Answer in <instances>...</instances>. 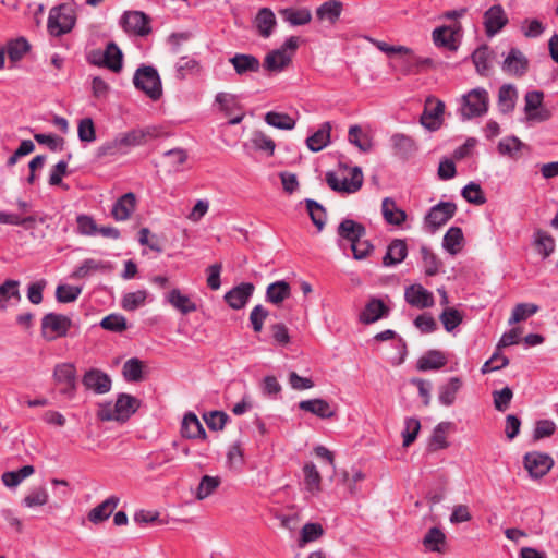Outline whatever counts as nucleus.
I'll return each mask as SVG.
<instances>
[{"mask_svg":"<svg viewBox=\"0 0 558 558\" xmlns=\"http://www.w3.org/2000/svg\"><path fill=\"white\" fill-rule=\"evenodd\" d=\"M147 136H151L148 130L133 129L125 133H119L114 138L105 142L96 150L97 158L126 154L132 147L144 145Z\"/></svg>","mask_w":558,"mask_h":558,"instance_id":"obj_1","label":"nucleus"},{"mask_svg":"<svg viewBox=\"0 0 558 558\" xmlns=\"http://www.w3.org/2000/svg\"><path fill=\"white\" fill-rule=\"evenodd\" d=\"M76 23V14L72 4L61 3L50 9L47 28L51 36L60 37L70 33Z\"/></svg>","mask_w":558,"mask_h":558,"instance_id":"obj_2","label":"nucleus"},{"mask_svg":"<svg viewBox=\"0 0 558 558\" xmlns=\"http://www.w3.org/2000/svg\"><path fill=\"white\" fill-rule=\"evenodd\" d=\"M134 86L150 99L158 100L162 96L161 80L157 70L150 65L138 68L133 77Z\"/></svg>","mask_w":558,"mask_h":558,"instance_id":"obj_3","label":"nucleus"},{"mask_svg":"<svg viewBox=\"0 0 558 558\" xmlns=\"http://www.w3.org/2000/svg\"><path fill=\"white\" fill-rule=\"evenodd\" d=\"M489 97L484 88H474L462 97L460 113L463 120L484 116L488 110Z\"/></svg>","mask_w":558,"mask_h":558,"instance_id":"obj_4","label":"nucleus"},{"mask_svg":"<svg viewBox=\"0 0 558 558\" xmlns=\"http://www.w3.org/2000/svg\"><path fill=\"white\" fill-rule=\"evenodd\" d=\"M72 326L70 317L63 314L48 313L41 318V336L47 341L65 337Z\"/></svg>","mask_w":558,"mask_h":558,"instance_id":"obj_5","label":"nucleus"},{"mask_svg":"<svg viewBox=\"0 0 558 558\" xmlns=\"http://www.w3.org/2000/svg\"><path fill=\"white\" fill-rule=\"evenodd\" d=\"M554 459L539 451L526 452L523 457V465L533 480L543 478L554 466Z\"/></svg>","mask_w":558,"mask_h":558,"instance_id":"obj_6","label":"nucleus"},{"mask_svg":"<svg viewBox=\"0 0 558 558\" xmlns=\"http://www.w3.org/2000/svg\"><path fill=\"white\" fill-rule=\"evenodd\" d=\"M326 182L328 186L335 192L341 193H355L363 185V173L360 167H354L351 171V178L340 180L332 171L326 173Z\"/></svg>","mask_w":558,"mask_h":558,"instance_id":"obj_7","label":"nucleus"},{"mask_svg":"<svg viewBox=\"0 0 558 558\" xmlns=\"http://www.w3.org/2000/svg\"><path fill=\"white\" fill-rule=\"evenodd\" d=\"M151 19L142 11H125L121 17V25L126 33L145 37L151 33Z\"/></svg>","mask_w":558,"mask_h":558,"instance_id":"obj_8","label":"nucleus"},{"mask_svg":"<svg viewBox=\"0 0 558 558\" xmlns=\"http://www.w3.org/2000/svg\"><path fill=\"white\" fill-rule=\"evenodd\" d=\"M457 209V205L453 202H439L426 214L425 223L434 232L446 225L456 215Z\"/></svg>","mask_w":558,"mask_h":558,"instance_id":"obj_9","label":"nucleus"},{"mask_svg":"<svg viewBox=\"0 0 558 558\" xmlns=\"http://www.w3.org/2000/svg\"><path fill=\"white\" fill-rule=\"evenodd\" d=\"M53 377L57 384L63 385V387L60 389V393L64 395L69 399H72L76 391L75 366L71 363L58 364L54 367Z\"/></svg>","mask_w":558,"mask_h":558,"instance_id":"obj_10","label":"nucleus"},{"mask_svg":"<svg viewBox=\"0 0 558 558\" xmlns=\"http://www.w3.org/2000/svg\"><path fill=\"white\" fill-rule=\"evenodd\" d=\"M445 104L441 100L427 98L423 113L420 118L421 124L429 130L436 131L441 126Z\"/></svg>","mask_w":558,"mask_h":558,"instance_id":"obj_11","label":"nucleus"},{"mask_svg":"<svg viewBox=\"0 0 558 558\" xmlns=\"http://www.w3.org/2000/svg\"><path fill=\"white\" fill-rule=\"evenodd\" d=\"M82 383L86 389L98 395L107 393L111 389L109 375L96 368L87 371L82 378Z\"/></svg>","mask_w":558,"mask_h":558,"instance_id":"obj_12","label":"nucleus"},{"mask_svg":"<svg viewBox=\"0 0 558 558\" xmlns=\"http://www.w3.org/2000/svg\"><path fill=\"white\" fill-rule=\"evenodd\" d=\"M508 24V17L500 4L490 7L484 13V26L487 36L492 37Z\"/></svg>","mask_w":558,"mask_h":558,"instance_id":"obj_13","label":"nucleus"},{"mask_svg":"<svg viewBox=\"0 0 558 558\" xmlns=\"http://www.w3.org/2000/svg\"><path fill=\"white\" fill-rule=\"evenodd\" d=\"M501 69L510 75L523 76L527 72L529 60L521 50L511 48L502 62Z\"/></svg>","mask_w":558,"mask_h":558,"instance_id":"obj_14","label":"nucleus"},{"mask_svg":"<svg viewBox=\"0 0 558 558\" xmlns=\"http://www.w3.org/2000/svg\"><path fill=\"white\" fill-rule=\"evenodd\" d=\"M255 287L251 282H242L225 294V301L233 310L243 308L253 295Z\"/></svg>","mask_w":558,"mask_h":558,"instance_id":"obj_15","label":"nucleus"},{"mask_svg":"<svg viewBox=\"0 0 558 558\" xmlns=\"http://www.w3.org/2000/svg\"><path fill=\"white\" fill-rule=\"evenodd\" d=\"M405 301L414 307L426 308L434 305V295L421 284H412L405 289Z\"/></svg>","mask_w":558,"mask_h":558,"instance_id":"obj_16","label":"nucleus"},{"mask_svg":"<svg viewBox=\"0 0 558 558\" xmlns=\"http://www.w3.org/2000/svg\"><path fill=\"white\" fill-rule=\"evenodd\" d=\"M389 307L377 298H372L360 314V322L369 325L388 316Z\"/></svg>","mask_w":558,"mask_h":558,"instance_id":"obj_17","label":"nucleus"},{"mask_svg":"<svg viewBox=\"0 0 558 558\" xmlns=\"http://www.w3.org/2000/svg\"><path fill=\"white\" fill-rule=\"evenodd\" d=\"M140 404L141 401L129 393L118 395L113 405L118 416V422H126L137 411Z\"/></svg>","mask_w":558,"mask_h":558,"instance_id":"obj_18","label":"nucleus"},{"mask_svg":"<svg viewBox=\"0 0 558 558\" xmlns=\"http://www.w3.org/2000/svg\"><path fill=\"white\" fill-rule=\"evenodd\" d=\"M235 73L240 76L248 73H257L260 70V62L258 58L253 54L235 53L229 59Z\"/></svg>","mask_w":558,"mask_h":558,"instance_id":"obj_19","label":"nucleus"},{"mask_svg":"<svg viewBox=\"0 0 558 558\" xmlns=\"http://www.w3.org/2000/svg\"><path fill=\"white\" fill-rule=\"evenodd\" d=\"M136 207V197L132 192L123 194L112 206L111 215L117 221H124L130 218Z\"/></svg>","mask_w":558,"mask_h":558,"instance_id":"obj_20","label":"nucleus"},{"mask_svg":"<svg viewBox=\"0 0 558 558\" xmlns=\"http://www.w3.org/2000/svg\"><path fill=\"white\" fill-rule=\"evenodd\" d=\"M299 408L320 418H331L336 415V411L332 409L331 404L320 398L302 400L299 402Z\"/></svg>","mask_w":558,"mask_h":558,"instance_id":"obj_21","label":"nucleus"},{"mask_svg":"<svg viewBox=\"0 0 558 558\" xmlns=\"http://www.w3.org/2000/svg\"><path fill=\"white\" fill-rule=\"evenodd\" d=\"M181 435L182 437L187 439L207 438L206 430L204 429L202 423L199 422L198 417L192 412H189L183 416L181 425Z\"/></svg>","mask_w":558,"mask_h":558,"instance_id":"obj_22","label":"nucleus"},{"mask_svg":"<svg viewBox=\"0 0 558 558\" xmlns=\"http://www.w3.org/2000/svg\"><path fill=\"white\" fill-rule=\"evenodd\" d=\"M119 501L120 498L114 495L108 497L106 500H104L88 512V520L94 524H99L108 520L113 510L119 505Z\"/></svg>","mask_w":558,"mask_h":558,"instance_id":"obj_23","label":"nucleus"},{"mask_svg":"<svg viewBox=\"0 0 558 558\" xmlns=\"http://www.w3.org/2000/svg\"><path fill=\"white\" fill-rule=\"evenodd\" d=\"M408 255V246L404 240L395 239L387 247V252L383 257V265L386 267L395 266L402 263Z\"/></svg>","mask_w":558,"mask_h":558,"instance_id":"obj_24","label":"nucleus"},{"mask_svg":"<svg viewBox=\"0 0 558 558\" xmlns=\"http://www.w3.org/2000/svg\"><path fill=\"white\" fill-rule=\"evenodd\" d=\"M337 232L341 239L352 243L364 238L366 234V228L362 223L347 218L339 223Z\"/></svg>","mask_w":558,"mask_h":558,"instance_id":"obj_25","label":"nucleus"},{"mask_svg":"<svg viewBox=\"0 0 558 558\" xmlns=\"http://www.w3.org/2000/svg\"><path fill=\"white\" fill-rule=\"evenodd\" d=\"M447 364V356L439 350H429L422 355L416 364L421 372L437 371Z\"/></svg>","mask_w":558,"mask_h":558,"instance_id":"obj_26","label":"nucleus"},{"mask_svg":"<svg viewBox=\"0 0 558 558\" xmlns=\"http://www.w3.org/2000/svg\"><path fill=\"white\" fill-rule=\"evenodd\" d=\"M292 61V57L289 52H284V49H275L266 54L264 60V68L269 72H281Z\"/></svg>","mask_w":558,"mask_h":558,"instance_id":"obj_27","label":"nucleus"},{"mask_svg":"<svg viewBox=\"0 0 558 558\" xmlns=\"http://www.w3.org/2000/svg\"><path fill=\"white\" fill-rule=\"evenodd\" d=\"M22 299L20 292V281L14 279H7L0 284V310L5 311L11 300L19 303Z\"/></svg>","mask_w":558,"mask_h":558,"instance_id":"obj_28","label":"nucleus"},{"mask_svg":"<svg viewBox=\"0 0 558 558\" xmlns=\"http://www.w3.org/2000/svg\"><path fill=\"white\" fill-rule=\"evenodd\" d=\"M104 68L111 70L112 72H120L123 65V54L118 45L113 41L107 44L106 49L102 53Z\"/></svg>","mask_w":558,"mask_h":558,"instance_id":"obj_29","label":"nucleus"},{"mask_svg":"<svg viewBox=\"0 0 558 558\" xmlns=\"http://www.w3.org/2000/svg\"><path fill=\"white\" fill-rule=\"evenodd\" d=\"M330 123H323L314 134L306 138L307 148L313 153H317L324 149L330 143Z\"/></svg>","mask_w":558,"mask_h":558,"instance_id":"obj_30","label":"nucleus"},{"mask_svg":"<svg viewBox=\"0 0 558 558\" xmlns=\"http://www.w3.org/2000/svg\"><path fill=\"white\" fill-rule=\"evenodd\" d=\"M381 211L384 219L389 225L400 226L407 219L405 211L398 208L396 202L390 197L384 198L381 204Z\"/></svg>","mask_w":558,"mask_h":558,"instance_id":"obj_31","label":"nucleus"},{"mask_svg":"<svg viewBox=\"0 0 558 558\" xmlns=\"http://www.w3.org/2000/svg\"><path fill=\"white\" fill-rule=\"evenodd\" d=\"M396 154L402 158H408L416 150L415 141L403 133H396L390 138Z\"/></svg>","mask_w":558,"mask_h":558,"instance_id":"obj_32","label":"nucleus"},{"mask_svg":"<svg viewBox=\"0 0 558 558\" xmlns=\"http://www.w3.org/2000/svg\"><path fill=\"white\" fill-rule=\"evenodd\" d=\"M291 294V287L284 280L270 283L266 289V301L272 304H280Z\"/></svg>","mask_w":558,"mask_h":558,"instance_id":"obj_33","label":"nucleus"},{"mask_svg":"<svg viewBox=\"0 0 558 558\" xmlns=\"http://www.w3.org/2000/svg\"><path fill=\"white\" fill-rule=\"evenodd\" d=\"M517 90L513 85L505 84L498 92V109L507 114L513 111L515 107Z\"/></svg>","mask_w":558,"mask_h":558,"instance_id":"obj_34","label":"nucleus"},{"mask_svg":"<svg viewBox=\"0 0 558 558\" xmlns=\"http://www.w3.org/2000/svg\"><path fill=\"white\" fill-rule=\"evenodd\" d=\"M167 301L184 315L197 310L195 302L182 294L179 289H172L167 295Z\"/></svg>","mask_w":558,"mask_h":558,"instance_id":"obj_35","label":"nucleus"},{"mask_svg":"<svg viewBox=\"0 0 558 558\" xmlns=\"http://www.w3.org/2000/svg\"><path fill=\"white\" fill-rule=\"evenodd\" d=\"M343 4L338 0H329L319 5L316 10V16L319 21L328 20L331 24L336 23L341 15Z\"/></svg>","mask_w":558,"mask_h":558,"instance_id":"obj_36","label":"nucleus"},{"mask_svg":"<svg viewBox=\"0 0 558 558\" xmlns=\"http://www.w3.org/2000/svg\"><path fill=\"white\" fill-rule=\"evenodd\" d=\"M110 269L111 266L107 262L87 258L73 271L71 277L74 279H83L94 271H109Z\"/></svg>","mask_w":558,"mask_h":558,"instance_id":"obj_37","label":"nucleus"},{"mask_svg":"<svg viewBox=\"0 0 558 558\" xmlns=\"http://www.w3.org/2000/svg\"><path fill=\"white\" fill-rule=\"evenodd\" d=\"M255 24L260 36L267 38L271 35L274 26L276 25V16L270 9L263 8L256 15Z\"/></svg>","mask_w":558,"mask_h":558,"instance_id":"obj_38","label":"nucleus"},{"mask_svg":"<svg viewBox=\"0 0 558 558\" xmlns=\"http://www.w3.org/2000/svg\"><path fill=\"white\" fill-rule=\"evenodd\" d=\"M533 244L543 258H547L556 246L554 238L542 229L535 230Z\"/></svg>","mask_w":558,"mask_h":558,"instance_id":"obj_39","label":"nucleus"},{"mask_svg":"<svg viewBox=\"0 0 558 558\" xmlns=\"http://www.w3.org/2000/svg\"><path fill=\"white\" fill-rule=\"evenodd\" d=\"M462 387V380L459 377H451L449 381L439 387V402L446 407L453 404L456 395Z\"/></svg>","mask_w":558,"mask_h":558,"instance_id":"obj_40","label":"nucleus"},{"mask_svg":"<svg viewBox=\"0 0 558 558\" xmlns=\"http://www.w3.org/2000/svg\"><path fill=\"white\" fill-rule=\"evenodd\" d=\"M250 145L254 150L264 151L267 156H272L276 148L274 140L262 131H255L252 134ZM244 146L247 147L248 143L244 144Z\"/></svg>","mask_w":558,"mask_h":558,"instance_id":"obj_41","label":"nucleus"},{"mask_svg":"<svg viewBox=\"0 0 558 558\" xmlns=\"http://www.w3.org/2000/svg\"><path fill=\"white\" fill-rule=\"evenodd\" d=\"M37 221L43 223L45 220H44V218L37 219V216H35V215L20 217L19 215H15V214H8L5 211H0V223H3V225L21 226L28 230V229L35 228V225Z\"/></svg>","mask_w":558,"mask_h":558,"instance_id":"obj_42","label":"nucleus"},{"mask_svg":"<svg viewBox=\"0 0 558 558\" xmlns=\"http://www.w3.org/2000/svg\"><path fill=\"white\" fill-rule=\"evenodd\" d=\"M31 45L24 37L12 39L7 44V53L11 63H16L29 51Z\"/></svg>","mask_w":558,"mask_h":558,"instance_id":"obj_43","label":"nucleus"},{"mask_svg":"<svg viewBox=\"0 0 558 558\" xmlns=\"http://www.w3.org/2000/svg\"><path fill=\"white\" fill-rule=\"evenodd\" d=\"M433 41L437 47H444L449 50H457L454 32L448 26L437 27L433 31Z\"/></svg>","mask_w":558,"mask_h":558,"instance_id":"obj_44","label":"nucleus"},{"mask_svg":"<svg viewBox=\"0 0 558 558\" xmlns=\"http://www.w3.org/2000/svg\"><path fill=\"white\" fill-rule=\"evenodd\" d=\"M463 240L462 229L459 227H451L444 236L442 246L448 253L456 255L460 251Z\"/></svg>","mask_w":558,"mask_h":558,"instance_id":"obj_45","label":"nucleus"},{"mask_svg":"<svg viewBox=\"0 0 558 558\" xmlns=\"http://www.w3.org/2000/svg\"><path fill=\"white\" fill-rule=\"evenodd\" d=\"M305 488L312 493L317 494L320 492L322 477L313 462H307L303 466Z\"/></svg>","mask_w":558,"mask_h":558,"instance_id":"obj_46","label":"nucleus"},{"mask_svg":"<svg viewBox=\"0 0 558 558\" xmlns=\"http://www.w3.org/2000/svg\"><path fill=\"white\" fill-rule=\"evenodd\" d=\"M265 122L279 130H292L295 126V120L288 113L269 111L265 114Z\"/></svg>","mask_w":558,"mask_h":558,"instance_id":"obj_47","label":"nucleus"},{"mask_svg":"<svg viewBox=\"0 0 558 558\" xmlns=\"http://www.w3.org/2000/svg\"><path fill=\"white\" fill-rule=\"evenodd\" d=\"M282 17L284 21L289 22L293 26H301L305 25L311 22L312 14L311 11L306 8L303 9H293L288 8L282 10L281 12Z\"/></svg>","mask_w":558,"mask_h":558,"instance_id":"obj_48","label":"nucleus"},{"mask_svg":"<svg viewBox=\"0 0 558 558\" xmlns=\"http://www.w3.org/2000/svg\"><path fill=\"white\" fill-rule=\"evenodd\" d=\"M538 311L539 306L534 303H519L513 307L508 323L509 325L520 323L536 314Z\"/></svg>","mask_w":558,"mask_h":558,"instance_id":"obj_49","label":"nucleus"},{"mask_svg":"<svg viewBox=\"0 0 558 558\" xmlns=\"http://www.w3.org/2000/svg\"><path fill=\"white\" fill-rule=\"evenodd\" d=\"M126 381L138 383L143 379V363L137 357L128 360L122 368Z\"/></svg>","mask_w":558,"mask_h":558,"instance_id":"obj_50","label":"nucleus"},{"mask_svg":"<svg viewBox=\"0 0 558 558\" xmlns=\"http://www.w3.org/2000/svg\"><path fill=\"white\" fill-rule=\"evenodd\" d=\"M348 135L349 142L355 145L361 151L367 153L372 149L371 138L363 133L360 125H351Z\"/></svg>","mask_w":558,"mask_h":558,"instance_id":"obj_51","label":"nucleus"},{"mask_svg":"<svg viewBox=\"0 0 558 558\" xmlns=\"http://www.w3.org/2000/svg\"><path fill=\"white\" fill-rule=\"evenodd\" d=\"M524 143L517 136H507L498 143V151L500 155L515 157L524 147Z\"/></svg>","mask_w":558,"mask_h":558,"instance_id":"obj_52","label":"nucleus"},{"mask_svg":"<svg viewBox=\"0 0 558 558\" xmlns=\"http://www.w3.org/2000/svg\"><path fill=\"white\" fill-rule=\"evenodd\" d=\"M220 483L218 476L204 475L196 489V499L204 500L210 496L219 487Z\"/></svg>","mask_w":558,"mask_h":558,"instance_id":"obj_53","label":"nucleus"},{"mask_svg":"<svg viewBox=\"0 0 558 558\" xmlns=\"http://www.w3.org/2000/svg\"><path fill=\"white\" fill-rule=\"evenodd\" d=\"M463 198L474 205H483L486 203V197L480 184L475 182L468 183L461 192Z\"/></svg>","mask_w":558,"mask_h":558,"instance_id":"obj_54","label":"nucleus"},{"mask_svg":"<svg viewBox=\"0 0 558 558\" xmlns=\"http://www.w3.org/2000/svg\"><path fill=\"white\" fill-rule=\"evenodd\" d=\"M305 204L312 222L317 227L319 231L323 230L326 222L325 208L314 199H306Z\"/></svg>","mask_w":558,"mask_h":558,"instance_id":"obj_55","label":"nucleus"},{"mask_svg":"<svg viewBox=\"0 0 558 558\" xmlns=\"http://www.w3.org/2000/svg\"><path fill=\"white\" fill-rule=\"evenodd\" d=\"M449 425L450 423L441 422L435 427L429 442L432 451L445 449L449 446L446 437Z\"/></svg>","mask_w":558,"mask_h":558,"instance_id":"obj_56","label":"nucleus"},{"mask_svg":"<svg viewBox=\"0 0 558 558\" xmlns=\"http://www.w3.org/2000/svg\"><path fill=\"white\" fill-rule=\"evenodd\" d=\"M147 299L146 290H137L135 292H129L124 294L122 299V307L125 311H135L136 308L143 306Z\"/></svg>","mask_w":558,"mask_h":558,"instance_id":"obj_57","label":"nucleus"},{"mask_svg":"<svg viewBox=\"0 0 558 558\" xmlns=\"http://www.w3.org/2000/svg\"><path fill=\"white\" fill-rule=\"evenodd\" d=\"M421 255L424 262L425 274L427 276H435L439 271L441 265L437 256L425 245L421 246Z\"/></svg>","mask_w":558,"mask_h":558,"instance_id":"obj_58","label":"nucleus"},{"mask_svg":"<svg viewBox=\"0 0 558 558\" xmlns=\"http://www.w3.org/2000/svg\"><path fill=\"white\" fill-rule=\"evenodd\" d=\"M101 328L112 332H122L128 328L126 319L121 314H110L100 322Z\"/></svg>","mask_w":558,"mask_h":558,"instance_id":"obj_59","label":"nucleus"},{"mask_svg":"<svg viewBox=\"0 0 558 558\" xmlns=\"http://www.w3.org/2000/svg\"><path fill=\"white\" fill-rule=\"evenodd\" d=\"M49 495L44 486L36 487L27 494L23 499V505L33 508L37 506H44L48 502Z\"/></svg>","mask_w":558,"mask_h":558,"instance_id":"obj_60","label":"nucleus"},{"mask_svg":"<svg viewBox=\"0 0 558 558\" xmlns=\"http://www.w3.org/2000/svg\"><path fill=\"white\" fill-rule=\"evenodd\" d=\"M492 51L488 46L484 45L478 47L472 53L473 63L476 66L478 73L484 74L489 69L488 60L490 58Z\"/></svg>","mask_w":558,"mask_h":558,"instance_id":"obj_61","label":"nucleus"},{"mask_svg":"<svg viewBox=\"0 0 558 558\" xmlns=\"http://www.w3.org/2000/svg\"><path fill=\"white\" fill-rule=\"evenodd\" d=\"M77 136L81 142L92 143L96 140V129L92 118H83L78 121Z\"/></svg>","mask_w":558,"mask_h":558,"instance_id":"obj_62","label":"nucleus"},{"mask_svg":"<svg viewBox=\"0 0 558 558\" xmlns=\"http://www.w3.org/2000/svg\"><path fill=\"white\" fill-rule=\"evenodd\" d=\"M205 423L211 430H222L229 420V416L223 411H211L203 415Z\"/></svg>","mask_w":558,"mask_h":558,"instance_id":"obj_63","label":"nucleus"},{"mask_svg":"<svg viewBox=\"0 0 558 558\" xmlns=\"http://www.w3.org/2000/svg\"><path fill=\"white\" fill-rule=\"evenodd\" d=\"M439 318L444 325V328L449 332L452 331L454 328H457L462 323L461 313L453 307H448V308L444 310V312L440 314Z\"/></svg>","mask_w":558,"mask_h":558,"instance_id":"obj_64","label":"nucleus"}]
</instances>
